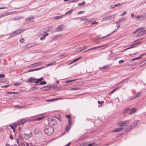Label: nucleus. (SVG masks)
Returning <instances> with one entry per match:
<instances>
[{
	"mask_svg": "<svg viewBox=\"0 0 146 146\" xmlns=\"http://www.w3.org/2000/svg\"><path fill=\"white\" fill-rule=\"evenodd\" d=\"M41 62H38L31 64V66H32V67H36L37 66H40L41 65Z\"/></svg>",
	"mask_w": 146,
	"mask_h": 146,
	"instance_id": "16",
	"label": "nucleus"
},
{
	"mask_svg": "<svg viewBox=\"0 0 146 146\" xmlns=\"http://www.w3.org/2000/svg\"><path fill=\"white\" fill-rule=\"evenodd\" d=\"M85 2L84 1H83L81 3H78V6H83L85 5Z\"/></svg>",
	"mask_w": 146,
	"mask_h": 146,
	"instance_id": "34",
	"label": "nucleus"
},
{
	"mask_svg": "<svg viewBox=\"0 0 146 146\" xmlns=\"http://www.w3.org/2000/svg\"><path fill=\"white\" fill-rule=\"evenodd\" d=\"M67 56L66 54H61L59 56V58H63Z\"/></svg>",
	"mask_w": 146,
	"mask_h": 146,
	"instance_id": "28",
	"label": "nucleus"
},
{
	"mask_svg": "<svg viewBox=\"0 0 146 146\" xmlns=\"http://www.w3.org/2000/svg\"><path fill=\"white\" fill-rule=\"evenodd\" d=\"M47 120L48 123V125L50 126H54L57 123V121L56 120L53 118H48Z\"/></svg>",
	"mask_w": 146,
	"mask_h": 146,
	"instance_id": "2",
	"label": "nucleus"
},
{
	"mask_svg": "<svg viewBox=\"0 0 146 146\" xmlns=\"http://www.w3.org/2000/svg\"><path fill=\"white\" fill-rule=\"evenodd\" d=\"M18 34V31L16 30L15 32L11 33L10 36V37H11L17 35Z\"/></svg>",
	"mask_w": 146,
	"mask_h": 146,
	"instance_id": "9",
	"label": "nucleus"
},
{
	"mask_svg": "<svg viewBox=\"0 0 146 146\" xmlns=\"http://www.w3.org/2000/svg\"><path fill=\"white\" fill-rule=\"evenodd\" d=\"M110 66L109 65H107L106 66H104L102 67L103 68L106 69L107 68L109 67Z\"/></svg>",
	"mask_w": 146,
	"mask_h": 146,
	"instance_id": "54",
	"label": "nucleus"
},
{
	"mask_svg": "<svg viewBox=\"0 0 146 146\" xmlns=\"http://www.w3.org/2000/svg\"><path fill=\"white\" fill-rule=\"evenodd\" d=\"M64 15H62L60 16H56L54 17V19H58L63 18L64 17Z\"/></svg>",
	"mask_w": 146,
	"mask_h": 146,
	"instance_id": "18",
	"label": "nucleus"
},
{
	"mask_svg": "<svg viewBox=\"0 0 146 146\" xmlns=\"http://www.w3.org/2000/svg\"><path fill=\"white\" fill-rule=\"evenodd\" d=\"M27 121V120L26 118L21 119L19 120V125L23 124Z\"/></svg>",
	"mask_w": 146,
	"mask_h": 146,
	"instance_id": "5",
	"label": "nucleus"
},
{
	"mask_svg": "<svg viewBox=\"0 0 146 146\" xmlns=\"http://www.w3.org/2000/svg\"><path fill=\"white\" fill-rule=\"evenodd\" d=\"M66 117L67 118L69 119H72V118L71 117V116L70 115H66Z\"/></svg>",
	"mask_w": 146,
	"mask_h": 146,
	"instance_id": "59",
	"label": "nucleus"
},
{
	"mask_svg": "<svg viewBox=\"0 0 146 146\" xmlns=\"http://www.w3.org/2000/svg\"><path fill=\"white\" fill-rule=\"evenodd\" d=\"M46 84V82L45 81H41L40 82V85Z\"/></svg>",
	"mask_w": 146,
	"mask_h": 146,
	"instance_id": "43",
	"label": "nucleus"
},
{
	"mask_svg": "<svg viewBox=\"0 0 146 146\" xmlns=\"http://www.w3.org/2000/svg\"><path fill=\"white\" fill-rule=\"evenodd\" d=\"M128 121H121L119 123H118L117 125L119 126H124L125 125L127 124V122Z\"/></svg>",
	"mask_w": 146,
	"mask_h": 146,
	"instance_id": "6",
	"label": "nucleus"
},
{
	"mask_svg": "<svg viewBox=\"0 0 146 146\" xmlns=\"http://www.w3.org/2000/svg\"><path fill=\"white\" fill-rule=\"evenodd\" d=\"M76 80V79H74V80H68V81H67L66 82H67V83H69V82H71L73 81H75Z\"/></svg>",
	"mask_w": 146,
	"mask_h": 146,
	"instance_id": "58",
	"label": "nucleus"
},
{
	"mask_svg": "<svg viewBox=\"0 0 146 146\" xmlns=\"http://www.w3.org/2000/svg\"><path fill=\"white\" fill-rule=\"evenodd\" d=\"M87 142H86L85 143H83L82 144H81L80 146H86L87 145Z\"/></svg>",
	"mask_w": 146,
	"mask_h": 146,
	"instance_id": "48",
	"label": "nucleus"
},
{
	"mask_svg": "<svg viewBox=\"0 0 146 146\" xmlns=\"http://www.w3.org/2000/svg\"><path fill=\"white\" fill-rule=\"evenodd\" d=\"M106 36H103V37H98L97 38H96L95 39V40H96V41H98L99 39L104 38Z\"/></svg>",
	"mask_w": 146,
	"mask_h": 146,
	"instance_id": "46",
	"label": "nucleus"
},
{
	"mask_svg": "<svg viewBox=\"0 0 146 146\" xmlns=\"http://www.w3.org/2000/svg\"><path fill=\"white\" fill-rule=\"evenodd\" d=\"M25 41V40L23 38H22L20 39L19 42L20 43H24Z\"/></svg>",
	"mask_w": 146,
	"mask_h": 146,
	"instance_id": "47",
	"label": "nucleus"
},
{
	"mask_svg": "<svg viewBox=\"0 0 146 146\" xmlns=\"http://www.w3.org/2000/svg\"><path fill=\"white\" fill-rule=\"evenodd\" d=\"M56 62L55 61H53L49 64V66H52L56 64Z\"/></svg>",
	"mask_w": 146,
	"mask_h": 146,
	"instance_id": "37",
	"label": "nucleus"
},
{
	"mask_svg": "<svg viewBox=\"0 0 146 146\" xmlns=\"http://www.w3.org/2000/svg\"><path fill=\"white\" fill-rule=\"evenodd\" d=\"M143 29L142 27H141L139 28H138L136 29V31L137 32H139L140 31L143 30Z\"/></svg>",
	"mask_w": 146,
	"mask_h": 146,
	"instance_id": "33",
	"label": "nucleus"
},
{
	"mask_svg": "<svg viewBox=\"0 0 146 146\" xmlns=\"http://www.w3.org/2000/svg\"><path fill=\"white\" fill-rule=\"evenodd\" d=\"M129 111H130V109L129 108H127L123 111V113L125 114Z\"/></svg>",
	"mask_w": 146,
	"mask_h": 146,
	"instance_id": "24",
	"label": "nucleus"
},
{
	"mask_svg": "<svg viewBox=\"0 0 146 146\" xmlns=\"http://www.w3.org/2000/svg\"><path fill=\"white\" fill-rule=\"evenodd\" d=\"M124 62V60H121L119 61V64L123 63Z\"/></svg>",
	"mask_w": 146,
	"mask_h": 146,
	"instance_id": "62",
	"label": "nucleus"
},
{
	"mask_svg": "<svg viewBox=\"0 0 146 146\" xmlns=\"http://www.w3.org/2000/svg\"><path fill=\"white\" fill-rule=\"evenodd\" d=\"M81 58V57H79L76 58V59H74L70 63H73V62H76L78 60H79Z\"/></svg>",
	"mask_w": 146,
	"mask_h": 146,
	"instance_id": "31",
	"label": "nucleus"
},
{
	"mask_svg": "<svg viewBox=\"0 0 146 146\" xmlns=\"http://www.w3.org/2000/svg\"><path fill=\"white\" fill-rule=\"evenodd\" d=\"M146 64V60H144L141 62L139 64V66H140L145 65Z\"/></svg>",
	"mask_w": 146,
	"mask_h": 146,
	"instance_id": "20",
	"label": "nucleus"
},
{
	"mask_svg": "<svg viewBox=\"0 0 146 146\" xmlns=\"http://www.w3.org/2000/svg\"><path fill=\"white\" fill-rule=\"evenodd\" d=\"M143 35V34H142V33L141 32V31H140L139 32L138 34L137 35V36H138L142 35Z\"/></svg>",
	"mask_w": 146,
	"mask_h": 146,
	"instance_id": "55",
	"label": "nucleus"
},
{
	"mask_svg": "<svg viewBox=\"0 0 146 146\" xmlns=\"http://www.w3.org/2000/svg\"><path fill=\"white\" fill-rule=\"evenodd\" d=\"M136 109L135 108H133L131 109H130V112L129 113V115H131L133 114L136 111Z\"/></svg>",
	"mask_w": 146,
	"mask_h": 146,
	"instance_id": "12",
	"label": "nucleus"
},
{
	"mask_svg": "<svg viewBox=\"0 0 146 146\" xmlns=\"http://www.w3.org/2000/svg\"><path fill=\"white\" fill-rule=\"evenodd\" d=\"M144 55V54H142L141 55V56H140V57H137V58H133V59H132V61H134L136 60H137V59H140L141 58H142L141 56H143Z\"/></svg>",
	"mask_w": 146,
	"mask_h": 146,
	"instance_id": "39",
	"label": "nucleus"
},
{
	"mask_svg": "<svg viewBox=\"0 0 146 146\" xmlns=\"http://www.w3.org/2000/svg\"><path fill=\"white\" fill-rule=\"evenodd\" d=\"M84 11H81L80 12H78V13H77V14L78 15H80V14H81L82 13H84Z\"/></svg>",
	"mask_w": 146,
	"mask_h": 146,
	"instance_id": "63",
	"label": "nucleus"
},
{
	"mask_svg": "<svg viewBox=\"0 0 146 146\" xmlns=\"http://www.w3.org/2000/svg\"><path fill=\"white\" fill-rule=\"evenodd\" d=\"M44 118V117H38L36 119H34L32 120V121H39L42 120Z\"/></svg>",
	"mask_w": 146,
	"mask_h": 146,
	"instance_id": "25",
	"label": "nucleus"
},
{
	"mask_svg": "<svg viewBox=\"0 0 146 146\" xmlns=\"http://www.w3.org/2000/svg\"><path fill=\"white\" fill-rule=\"evenodd\" d=\"M123 129V127L121 128H117L115 129L112 132H119L121 131V130Z\"/></svg>",
	"mask_w": 146,
	"mask_h": 146,
	"instance_id": "17",
	"label": "nucleus"
},
{
	"mask_svg": "<svg viewBox=\"0 0 146 146\" xmlns=\"http://www.w3.org/2000/svg\"><path fill=\"white\" fill-rule=\"evenodd\" d=\"M117 23V29L120 27V23Z\"/></svg>",
	"mask_w": 146,
	"mask_h": 146,
	"instance_id": "56",
	"label": "nucleus"
},
{
	"mask_svg": "<svg viewBox=\"0 0 146 146\" xmlns=\"http://www.w3.org/2000/svg\"><path fill=\"white\" fill-rule=\"evenodd\" d=\"M115 16L116 15L115 14L113 15H110L103 18L102 20V21H106L108 20H111L113 19Z\"/></svg>",
	"mask_w": 146,
	"mask_h": 146,
	"instance_id": "3",
	"label": "nucleus"
},
{
	"mask_svg": "<svg viewBox=\"0 0 146 146\" xmlns=\"http://www.w3.org/2000/svg\"><path fill=\"white\" fill-rule=\"evenodd\" d=\"M55 101L54 98H53L49 100H46V101L47 102H49L51 101Z\"/></svg>",
	"mask_w": 146,
	"mask_h": 146,
	"instance_id": "51",
	"label": "nucleus"
},
{
	"mask_svg": "<svg viewBox=\"0 0 146 146\" xmlns=\"http://www.w3.org/2000/svg\"><path fill=\"white\" fill-rule=\"evenodd\" d=\"M25 30V29H19V33H21L24 32Z\"/></svg>",
	"mask_w": 146,
	"mask_h": 146,
	"instance_id": "38",
	"label": "nucleus"
},
{
	"mask_svg": "<svg viewBox=\"0 0 146 146\" xmlns=\"http://www.w3.org/2000/svg\"><path fill=\"white\" fill-rule=\"evenodd\" d=\"M5 77V75L4 74H0V78H2Z\"/></svg>",
	"mask_w": 146,
	"mask_h": 146,
	"instance_id": "52",
	"label": "nucleus"
},
{
	"mask_svg": "<svg viewBox=\"0 0 146 146\" xmlns=\"http://www.w3.org/2000/svg\"><path fill=\"white\" fill-rule=\"evenodd\" d=\"M32 135L31 132H30L28 133H25L24 137L27 140H28L30 137H32Z\"/></svg>",
	"mask_w": 146,
	"mask_h": 146,
	"instance_id": "4",
	"label": "nucleus"
},
{
	"mask_svg": "<svg viewBox=\"0 0 146 146\" xmlns=\"http://www.w3.org/2000/svg\"><path fill=\"white\" fill-rule=\"evenodd\" d=\"M126 19V18H121L120 19H119L118 21L116 22H115V23H118L119 22H122L123 21L125 20Z\"/></svg>",
	"mask_w": 146,
	"mask_h": 146,
	"instance_id": "23",
	"label": "nucleus"
},
{
	"mask_svg": "<svg viewBox=\"0 0 146 146\" xmlns=\"http://www.w3.org/2000/svg\"><path fill=\"white\" fill-rule=\"evenodd\" d=\"M87 48V46H85L83 47H80L76 49L75 50H76V51H81L82 50H85Z\"/></svg>",
	"mask_w": 146,
	"mask_h": 146,
	"instance_id": "7",
	"label": "nucleus"
},
{
	"mask_svg": "<svg viewBox=\"0 0 146 146\" xmlns=\"http://www.w3.org/2000/svg\"><path fill=\"white\" fill-rule=\"evenodd\" d=\"M49 34L46 33V34L42 35L40 38V40H42L44 39H45L46 38V37L49 35Z\"/></svg>",
	"mask_w": 146,
	"mask_h": 146,
	"instance_id": "14",
	"label": "nucleus"
},
{
	"mask_svg": "<svg viewBox=\"0 0 146 146\" xmlns=\"http://www.w3.org/2000/svg\"><path fill=\"white\" fill-rule=\"evenodd\" d=\"M44 131L46 134L50 135L54 132V128L50 126H46L45 127Z\"/></svg>",
	"mask_w": 146,
	"mask_h": 146,
	"instance_id": "1",
	"label": "nucleus"
},
{
	"mask_svg": "<svg viewBox=\"0 0 146 146\" xmlns=\"http://www.w3.org/2000/svg\"><path fill=\"white\" fill-rule=\"evenodd\" d=\"M98 23V22L94 21V22H92L91 23V24L92 25L95 24H97Z\"/></svg>",
	"mask_w": 146,
	"mask_h": 146,
	"instance_id": "60",
	"label": "nucleus"
},
{
	"mask_svg": "<svg viewBox=\"0 0 146 146\" xmlns=\"http://www.w3.org/2000/svg\"><path fill=\"white\" fill-rule=\"evenodd\" d=\"M41 90L43 91L49 90H50V88L48 86H46L41 88Z\"/></svg>",
	"mask_w": 146,
	"mask_h": 146,
	"instance_id": "15",
	"label": "nucleus"
},
{
	"mask_svg": "<svg viewBox=\"0 0 146 146\" xmlns=\"http://www.w3.org/2000/svg\"><path fill=\"white\" fill-rule=\"evenodd\" d=\"M65 28L64 26L63 25H60L57 28V31L58 32L64 29Z\"/></svg>",
	"mask_w": 146,
	"mask_h": 146,
	"instance_id": "8",
	"label": "nucleus"
},
{
	"mask_svg": "<svg viewBox=\"0 0 146 146\" xmlns=\"http://www.w3.org/2000/svg\"><path fill=\"white\" fill-rule=\"evenodd\" d=\"M19 146H25V144L23 142H19Z\"/></svg>",
	"mask_w": 146,
	"mask_h": 146,
	"instance_id": "42",
	"label": "nucleus"
},
{
	"mask_svg": "<svg viewBox=\"0 0 146 146\" xmlns=\"http://www.w3.org/2000/svg\"><path fill=\"white\" fill-rule=\"evenodd\" d=\"M34 132L36 134H38L40 132L41 130L39 128H36L34 129Z\"/></svg>",
	"mask_w": 146,
	"mask_h": 146,
	"instance_id": "10",
	"label": "nucleus"
},
{
	"mask_svg": "<svg viewBox=\"0 0 146 146\" xmlns=\"http://www.w3.org/2000/svg\"><path fill=\"white\" fill-rule=\"evenodd\" d=\"M46 33V31H45V29H43L42 30H41L39 32V34L40 35H42L44 33Z\"/></svg>",
	"mask_w": 146,
	"mask_h": 146,
	"instance_id": "19",
	"label": "nucleus"
},
{
	"mask_svg": "<svg viewBox=\"0 0 146 146\" xmlns=\"http://www.w3.org/2000/svg\"><path fill=\"white\" fill-rule=\"evenodd\" d=\"M121 5V4L120 3H119L117 4L114 5V6L115 7H118Z\"/></svg>",
	"mask_w": 146,
	"mask_h": 146,
	"instance_id": "50",
	"label": "nucleus"
},
{
	"mask_svg": "<svg viewBox=\"0 0 146 146\" xmlns=\"http://www.w3.org/2000/svg\"><path fill=\"white\" fill-rule=\"evenodd\" d=\"M37 88L36 87L34 86V87H32L31 88V90H36V89H37Z\"/></svg>",
	"mask_w": 146,
	"mask_h": 146,
	"instance_id": "57",
	"label": "nucleus"
},
{
	"mask_svg": "<svg viewBox=\"0 0 146 146\" xmlns=\"http://www.w3.org/2000/svg\"><path fill=\"white\" fill-rule=\"evenodd\" d=\"M27 46L28 47H31L34 46V45L33 44L29 43L27 44Z\"/></svg>",
	"mask_w": 146,
	"mask_h": 146,
	"instance_id": "36",
	"label": "nucleus"
},
{
	"mask_svg": "<svg viewBox=\"0 0 146 146\" xmlns=\"http://www.w3.org/2000/svg\"><path fill=\"white\" fill-rule=\"evenodd\" d=\"M35 78H31L29 79V81L31 83H33V82H34L35 81Z\"/></svg>",
	"mask_w": 146,
	"mask_h": 146,
	"instance_id": "21",
	"label": "nucleus"
},
{
	"mask_svg": "<svg viewBox=\"0 0 146 146\" xmlns=\"http://www.w3.org/2000/svg\"><path fill=\"white\" fill-rule=\"evenodd\" d=\"M34 19V17L33 16H30L27 18L26 19V21H28L29 20H31Z\"/></svg>",
	"mask_w": 146,
	"mask_h": 146,
	"instance_id": "26",
	"label": "nucleus"
},
{
	"mask_svg": "<svg viewBox=\"0 0 146 146\" xmlns=\"http://www.w3.org/2000/svg\"><path fill=\"white\" fill-rule=\"evenodd\" d=\"M10 86L9 85H6L2 86H1L2 88H7L8 87H9Z\"/></svg>",
	"mask_w": 146,
	"mask_h": 146,
	"instance_id": "61",
	"label": "nucleus"
},
{
	"mask_svg": "<svg viewBox=\"0 0 146 146\" xmlns=\"http://www.w3.org/2000/svg\"><path fill=\"white\" fill-rule=\"evenodd\" d=\"M141 32L143 34V35L146 33V30L144 31H141Z\"/></svg>",
	"mask_w": 146,
	"mask_h": 146,
	"instance_id": "64",
	"label": "nucleus"
},
{
	"mask_svg": "<svg viewBox=\"0 0 146 146\" xmlns=\"http://www.w3.org/2000/svg\"><path fill=\"white\" fill-rule=\"evenodd\" d=\"M7 14H8L7 13H5L2 14L0 15V18H1L3 17L6 16V15H7Z\"/></svg>",
	"mask_w": 146,
	"mask_h": 146,
	"instance_id": "49",
	"label": "nucleus"
},
{
	"mask_svg": "<svg viewBox=\"0 0 146 146\" xmlns=\"http://www.w3.org/2000/svg\"><path fill=\"white\" fill-rule=\"evenodd\" d=\"M146 18V15H141L140 20L142 21L145 20Z\"/></svg>",
	"mask_w": 146,
	"mask_h": 146,
	"instance_id": "22",
	"label": "nucleus"
},
{
	"mask_svg": "<svg viewBox=\"0 0 146 146\" xmlns=\"http://www.w3.org/2000/svg\"><path fill=\"white\" fill-rule=\"evenodd\" d=\"M138 123L137 121H136L133 123L130 126L131 129H132L134 127L136 126Z\"/></svg>",
	"mask_w": 146,
	"mask_h": 146,
	"instance_id": "11",
	"label": "nucleus"
},
{
	"mask_svg": "<svg viewBox=\"0 0 146 146\" xmlns=\"http://www.w3.org/2000/svg\"><path fill=\"white\" fill-rule=\"evenodd\" d=\"M9 126H10L11 128L13 130L14 132H15V129L14 127V126L13 125H9Z\"/></svg>",
	"mask_w": 146,
	"mask_h": 146,
	"instance_id": "44",
	"label": "nucleus"
},
{
	"mask_svg": "<svg viewBox=\"0 0 146 146\" xmlns=\"http://www.w3.org/2000/svg\"><path fill=\"white\" fill-rule=\"evenodd\" d=\"M59 37V36L58 35H56L54 36H53V38L54 39H56Z\"/></svg>",
	"mask_w": 146,
	"mask_h": 146,
	"instance_id": "53",
	"label": "nucleus"
},
{
	"mask_svg": "<svg viewBox=\"0 0 146 146\" xmlns=\"http://www.w3.org/2000/svg\"><path fill=\"white\" fill-rule=\"evenodd\" d=\"M135 98H135V96H132L129 98L128 100H129L130 101Z\"/></svg>",
	"mask_w": 146,
	"mask_h": 146,
	"instance_id": "30",
	"label": "nucleus"
},
{
	"mask_svg": "<svg viewBox=\"0 0 146 146\" xmlns=\"http://www.w3.org/2000/svg\"><path fill=\"white\" fill-rule=\"evenodd\" d=\"M44 68V67H42V68H36V69H30L28 71V72H31L34 71L38 70H40L41 69H42L43 68Z\"/></svg>",
	"mask_w": 146,
	"mask_h": 146,
	"instance_id": "13",
	"label": "nucleus"
},
{
	"mask_svg": "<svg viewBox=\"0 0 146 146\" xmlns=\"http://www.w3.org/2000/svg\"><path fill=\"white\" fill-rule=\"evenodd\" d=\"M73 9H71L70 10L68 11L65 14V15H68V14H70L73 11Z\"/></svg>",
	"mask_w": 146,
	"mask_h": 146,
	"instance_id": "32",
	"label": "nucleus"
},
{
	"mask_svg": "<svg viewBox=\"0 0 146 146\" xmlns=\"http://www.w3.org/2000/svg\"><path fill=\"white\" fill-rule=\"evenodd\" d=\"M141 92H137L135 95L136 98L138 97L141 94Z\"/></svg>",
	"mask_w": 146,
	"mask_h": 146,
	"instance_id": "27",
	"label": "nucleus"
},
{
	"mask_svg": "<svg viewBox=\"0 0 146 146\" xmlns=\"http://www.w3.org/2000/svg\"><path fill=\"white\" fill-rule=\"evenodd\" d=\"M101 48L102 49H103L107 47V44L102 45L100 46Z\"/></svg>",
	"mask_w": 146,
	"mask_h": 146,
	"instance_id": "40",
	"label": "nucleus"
},
{
	"mask_svg": "<svg viewBox=\"0 0 146 146\" xmlns=\"http://www.w3.org/2000/svg\"><path fill=\"white\" fill-rule=\"evenodd\" d=\"M70 127V125H67L66 128V132H68Z\"/></svg>",
	"mask_w": 146,
	"mask_h": 146,
	"instance_id": "29",
	"label": "nucleus"
},
{
	"mask_svg": "<svg viewBox=\"0 0 146 146\" xmlns=\"http://www.w3.org/2000/svg\"><path fill=\"white\" fill-rule=\"evenodd\" d=\"M82 21H85L86 22L88 21V22H90V19H87L86 18H84L82 19Z\"/></svg>",
	"mask_w": 146,
	"mask_h": 146,
	"instance_id": "35",
	"label": "nucleus"
},
{
	"mask_svg": "<svg viewBox=\"0 0 146 146\" xmlns=\"http://www.w3.org/2000/svg\"><path fill=\"white\" fill-rule=\"evenodd\" d=\"M39 80H40L39 78L38 79H35V81L34 82V83H38L40 81H39Z\"/></svg>",
	"mask_w": 146,
	"mask_h": 146,
	"instance_id": "45",
	"label": "nucleus"
},
{
	"mask_svg": "<svg viewBox=\"0 0 146 146\" xmlns=\"http://www.w3.org/2000/svg\"><path fill=\"white\" fill-rule=\"evenodd\" d=\"M118 88V87L116 88L113 89V90H112L111 92L109 93V94H111L114 92L115 91H116L117 89Z\"/></svg>",
	"mask_w": 146,
	"mask_h": 146,
	"instance_id": "41",
	"label": "nucleus"
}]
</instances>
